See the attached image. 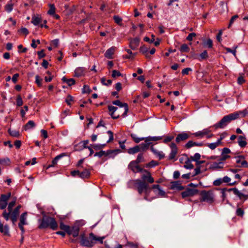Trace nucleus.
<instances>
[{"mask_svg": "<svg viewBox=\"0 0 248 248\" xmlns=\"http://www.w3.org/2000/svg\"><path fill=\"white\" fill-rule=\"evenodd\" d=\"M141 172V179H137L134 181V185L140 194L145 193L144 199L148 201V197L150 192V187L148 183L152 184L154 182V179L151 176V173L147 170L143 169Z\"/></svg>", "mask_w": 248, "mask_h": 248, "instance_id": "nucleus-1", "label": "nucleus"}, {"mask_svg": "<svg viewBox=\"0 0 248 248\" xmlns=\"http://www.w3.org/2000/svg\"><path fill=\"white\" fill-rule=\"evenodd\" d=\"M105 236L98 237L91 232L89 236H86L84 233L80 235V244L81 246L87 248H92L94 245L98 242L102 244Z\"/></svg>", "mask_w": 248, "mask_h": 248, "instance_id": "nucleus-2", "label": "nucleus"}, {"mask_svg": "<svg viewBox=\"0 0 248 248\" xmlns=\"http://www.w3.org/2000/svg\"><path fill=\"white\" fill-rule=\"evenodd\" d=\"M47 228H50L53 230H56L58 228V224L54 218L45 216L41 221L39 228L44 229Z\"/></svg>", "mask_w": 248, "mask_h": 248, "instance_id": "nucleus-3", "label": "nucleus"}, {"mask_svg": "<svg viewBox=\"0 0 248 248\" xmlns=\"http://www.w3.org/2000/svg\"><path fill=\"white\" fill-rule=\"evenodd\" d=\"M239 116V114L237 112L231 113L224 116L220 121L215 124L213 127L215 129L223 128L232 121L237 119Z\"/></svg>", "mask_w": 248, "mask_h": 248, "instance_id": "nucleus-4", "label": "nucleus"}, {"mask_svg": "<svg viewBox=\"0 0 248 248\" xmlns=\"http://www.w3.org/2000/svg\"><path fill=\"white\" fill-rule=\"evenodd\" d=\"M60 228L61 230L65 231L68 235H72L74 237H77L79 234L80 228L78 225L75 224L70 227L64 224L63 222H61L60 224Z\"/></svg>", "mask_w": 248, "mask_h": 248, "instance_id": "nucleus-5", "label": "nucleus"}, {"mask_svg": "<svg viewBox=\"0 0 248 248\" xmlns=\"http://www.w3.org/2000/svg\"><path fill=\"white\" fill-rule=\"evenodd\" d=\"M200 201L212 204L215 201V195L212 190H202L200 193Z\"/></svg>", "mask_w": 248, "mask_h": 248, "instance_id": "nucleus-6", "label": "nucleus"}, {"mask_svg": "<svg viewBox=\"0 0 248 248\" xmlns=\"http://www.w3.org/2000/svg\"><path fill=\"white\" fill-rule=\"evenodd\" d=\"M16 202V199H14L12 201L10 202L8 204H7L8 212H7L6 210H4L3 212L2 216L6 221H8L10 218V214L13 211V208L15 205Z\"/></svg>", "mask_w": 248, "mask_h": 248, "instance_id": "nucleus-7", "label": "nucleus"}, {"mask_svg": "<svg viewBox=\"0 0 248 248\" xmlns=\"http://www.w3.org/2000/svg\"><path fill=\"white\" fill-rule=\"evenodd\" d=\"M11 196V193L1 194L0 197V209H4L7 205V202Z\"/></svg>", "mask_w": 248, "mask_h": 248, "instance_id": "nucleus-8", "label": "nucleus"}, {"mask_svg": "<svg viewBox=\"0 0 248 248\" xmlns=\"http://www.w3.org/2000/svg\"><path fill=\"white\" fill-rule=\"evenodd\" d=\"M170 148L171 149V152L169 155V160H173L174 159L176 160L175 159L176 156L178 154V148L177 147L175 143L172 142L170 145Z\"/></svg>", "mask_w": 248, "mask_h": 248, "instance_id": "nucleus-9", "label": "nucleus"}, {"mask_svg": "<svg viewBox=\"0 0 248 248\" xmlns=\"http://www.w3.org/2000/svg\"><path fill=\"white\" fill-rule=\"evenodd\" d=\"M198 192V190L195 188H187L184 191L182 192L181 195L183 198L191 197Z\"/></svg>", "mask_w": 248, "mask_h": 248, "instance_id": "nucleus-10", "label": "nucleus"}, {"mask_svg": "<svg viewBox=\"0 0 248 248\" xmlns=\"http://www.w3.org/2000/svg\"><path fill=\"white\" fill-rule=\"evenodd\" d=\"M128 168L131 170L133 172H142L143 169L141 168L140 166L135 161H131L128 165Z\"/></svg>", "mask_w": 248, "mask_h": 248, "instance_id": "nucleus-11", "label": "nucleus"}, {"mask_svg": "<svg viewBox=\"0 0 248 248\" xmlns=\"http://www.w3.org/2000/svg\"><path fill=\"white\" fill-rule=\"evenodd\" d=\"M112 104L113 105L118 106L120 107V108H124V112L122 114V116L123 117H125L127 115V113L128 110V105L126 103H122L119 100H115L112 102Z\"/></svg>", "mask_w": 248, "mask_h": 248, "instance_id": "nucleus-12", "label": "nucleus"}, {"mask_svg": "<svg viewBox=\"0 0 248 248\" xmlns=\"http://www.w3.org/2000/svg\"><path fill=\"white\" fill-rule=\"evenodd\" d=\"M235 158L236 163L239 164L237 166L238 167L248 168V163L244 160L245 157L243 155H239Z\"/></svg>", "mask_w": 248, "mask_h": 248, "instance_id": "nucleus-13", "label": "nucleus"}, {"mask_svg": "<svg viewBox=\"0 0 248 248\" xmlns=\"http://www.w3.org/2000/svg\"><path fill=\"white\" fill-rule=\"evenodd\" d=\"M108 109L110 112V115L113 119H116L120 117V113L119 112L115 113L118 109L117 107L113 106H108Z\"/></svg>", "mask_w": 248, "mask_h": 248, "instance_id": "nucleus-14", "label": "nucleus"}, {"mask_svg": "<svg viewBox=\"0 0 248 248\" xmlns=\"http://www.w3.org/2000/svg\"><path fill=\"white\" fill-rule=\"evenodd\" d=\"M189 138V135L186 132H183L182 133L179 134L176 138V141L177 143H179L182 141H184Z\"/></svg>", "mask_w": 248, "mask_h": 248, "instance_id": "nucleus-15", "label": "nucleus"}, {"mask_svg": "<svg viewBox=\"0 0 248 248\" xmlns=\"http://www.w3.org/2000/svg\"><path fill=\"white\" fill-rule=\"evenodd\" d=\"M211 131L209 128H206L203 129L202 131H198L196 133L193 134V135L195 137H199L200 138H202L204 136L207 135L208 134L210 133Z\"/></svg>", "mask_w": 248, "mask_h": 248, "instance_id": "nucleus-16", "label": "nucleus"}, {"mask_svg": "<svg viewBox=\"0 0 248 248\" xmlns=\"http://www.w3.org/2000/svg\"><path fill=\"white\" fill-rule=\"evenodd\" d=\"M140 40L138 38L131 39L129 43V47L133 50L136 49L139 46Z\"/></svg>", "mask_w": 248, "mask_h": 248, "instance_id": "nucleus-17", "label": "nucleus"}, {"mask_svg": "<svg viewBox=\"0 0 248 248\" xmlns=\"http://www.w3.org/2000/svg\"><path fill=\"white\" fill-rule=\"evenodd\" d=\"M116 49V47L112 46L108 49L105 52L104 56L108 59H112V55L114 54Z\"/></svg>", "mask_w": 248, "mask_h": 248, "instance_id": "nucleus-18", "label": "nucleus"}, {"mask_svg": "<svg viewBox=\"0 0 248 248\" xmlns=\"http://www.w3.org/2000/svg\"><path fill=\"white\" fill-rule=\"evenodd\" d=\"M171 188L181 190L184 189V187L182 186L179 181H174L171 183Z\"/></svg>", "mask_w": 248, "mask_h": 248, "instance_id": "nucleus-19", "label": "nucleus"}, {"mask_svg": "<svg viewBox=\"0 0 248 248\" xmlns=\"http://www.w3.org/2000/svg\"><path fill=\"white\" fill-rule=\"evenodd\" d=\"M203 145V143L202 142H194L192 140H189L188 142L185 145V147L188 149L194 146L202 147Z\"/></svg>", "mask_w": 248, "mask_h": 248, "instance_id": "nucleus-20", "label": "nucleus"}, {"mask_svg": "<svg viewBox=\"0 0 248 248\" xmlns=\"http://www.w3.org/2000/svg\"><path fill=\"white\" fill-rule=\"evenodd\" d=\"M224 164L223 162L219 161L218 162H213L210 165V169L213 170H216L218 169H222L223 168Z\"/></svg>", "mask_w": 248, "mask_h": 248, "instance_id": "nucleus-21", "label": "nucleus"}, {"mask_svg": "<svg viewBox=\"0 0 248 248\" xmlns=\"http://www.w3.org/2000/svg\"><path fill=\"white\" fill-rule=\"evenodd\" d=\"M27 212H26L21 214V215L20 217V222L18 224L27 225L28 224L27 222Z\"/></svg>", "mask_w": 248, "mask_h": 248, "instance_id": "nucleus-22", "label": "nucleus"}, {"mask_svg": "<svg viewBox=\"0 0 248 248\" xmlns=\"http://www.w3.org/2000/svg\"><path fill=\"white\" fill-rule=\"evenodd\" d=\"M85 74V69L82 67L77 68L75 71V76L80 77L84 76Z\"/></svg>", "mask_w": 248, "mask_h": 248, "instance_id": "nucleus-23", "label": "nucleus"}, {"mask_svg": "<svg viewBox=\"0 0 248 248\" xmlns=\"http://www.w3.org/2000/svg\"><path fill=\"white\" fill-rule=\"evenodd\" d=\"M238 143L241 147H245L247 144L246 138L244 136H240L238 139Z\"/></svg>", "mask_w": 248, "mask_h": 248, "instance_id": "nucleus-24", "label": "nucleus"}, {"mask_svg": "<svg viewBox=\"0 0 248 248\" xmlns=\"http://www.w3.org/2000/svg\"><path fill=\"white\" fill-rule=\"evenodd\" d=\"M232 191L233 192V193L237 195L240 199H242L243 198L246 197V196H245V194H243L242 193L240 192L237 188L234 187L232 188L229 189V191Z\"/></svg>", "mask_w": 248, "mask_h": 248, "instance_id": "nucleus-25", "label": "nucleus"}, {"mask_svg": "<svg viewBox=\"0 0 248 248\" xmlns=\"http://www.w3.org/2000/svg\"><path fill=\"white\" fill-rule=\"evenodd\" d=\"M151 150L155 155L159 157V159H161L164 157V155L163 153L157 151V150L155 149L153 146L151 147Z\"/></svg>", "mask_w": 248, "mask_h": 248, "instance_id": "nucleus-26", "label": "nucleus"}, {"mask_svg": "<svg viewBox=\"0 0 248 248\" xmlns=\"http://www.w3.org/2000/svg\"><path fill=\"white\" fill-rule=\"evenodd\" d=\"M140 151V146L136 145L132 148H129L127 151V153L129 154L133 155Z\"/></svg>", "mask_w": 248, "mask_h": 248, "instance_id": "nucleus-27", "label": "nucleus"}, {"mask_svg": "<svg viewBox=\"0 0 248 248\" xmlns=\"http://www.w3.org/2000/svg\"><path fill=\"white\" fill-rule=\"evenodd\" d=\"M148 50L149 48L144 45L140 46V51L144 54L147 58H150V55L148 53Z\"/></svg>", "mask_w": 248, "mask_h": 248, "instance_id": "nucleus-28", "label": "nucleus"}, {"mask_svg": "<svg viewBox=\"0 0 248 248\" xmlns=\"http://www.w3.org/2000/svg\"><path fill=\"white\" fill-rule=\"evenodd\" d=\"M14 4L12 3V1L10 0L8 2V3L5 5L4 7L5 10L7 13H10L13 9Z\"/></svg>", "mask_w": 248, "mask_h": 248, "instance_id": "nucleus-29", "label": "nucleus"}, {"mask_svg": "<svg viewBox=\"0 0 248 248\" xmlns=\"http://www.w3.org/2000/svg\"><path fill=\"white\" fill-rule=\"evenodd\" d=\"M113 153H114L115 154H119L121 153V150L119 149L115 150H108L107 151H105V154L104 155L106 156H109V157Z\"/></svg>", "mask_w": 248, "mask_h": 248, "instance_id": "nucleus-30", "label": "nucleus"}, {"mask_svg": "<svg viewBox=\"0 0 248 248\" xmlns=\"http://www.w3.org/2000/svg\"><path fill=\"white\" fill-rule=\"evenodd\" d=\"M151 144H152L151 142H145V143H142L139 145V146H140V151H144L147 150L149 148L150 145Z\"/></svg>", "mask_w": 248, "mask_h": 248, "instance_id": "nucleus-31", "label": "nucleus"}, {"mask_svg": "<svg viewBox=\"0 0 248 248\" xmlns=\"http://www.w3.org/2000/svg\"><path fill=\"white\" fill-rule=\"evenodd\" d=\"M90 175V172L89 170L87 169H85L82 172L80 171L79 177L83 179L87 178L89 177Z\"/></svg>", "mask_w": 248, "mask_h": 248, "instance_id": "nucleus-32", "label": "nucleus"}, {"mask_svg": "<svg viewBox=\"0 0 248 248\" xmlns=\"http://www.w3.org/2000/svg\"><path fill=\"white\" fill-rule=\"evenodd\" d=\"M130 136L133 140L137 143H139L140 141L142 140L145 141V138H139L135 134H131Z\"/></svg>", "mask_w": 248, "mask_h": 248, "instance_id": "nucleus-33", "label": "nucleus"}, {"mask_svg": "<svg viewBox=\"0 0 248 248\" xmlns=\"http://www.w3.org/2000/svg\"><path fill=\"white\" fill-rule=\"evenodd\" d=\"M35 126V123L33 121H29L24 126V129L28 130Z\"/></svg>", "mask_w": 248, "mask_h": 248, "instance_id": "nucleus-34", "label": "nucleus"}, {"mask_svg": "<svg viewBox=\"0 0 248 248\" xmlns=\"http://www.w3.org/2000/svg\"><path fill=\"white\" fill-rule=\"evenodd\" d=\"M162 139L161 137H148L145 138V142L155 141Z\"/></svg>", "mask_w": 248, "mask_h": 248, "instance_id": "nucleus-35", "label": "nucleus"}, {"mask_svg": "<svg viewBox=\"0 0 248 248\" xmlns=\"http://www.w3.org/2000/svg\"><path fill=\"white\" fill-rule=\"evenodd\" d=\"M18 216L19 214H16L13 212L11 213L10 215V218L14 225L15 224L16 222L17 221Z\"/></svg>", "mask_w": 248, "mask_h": 248, "instance_id": "nucleus-36", "label": "nucleus"}, {"mask_svg": "<svg viewBox=\"0 0 248 248\" xmlns=\"http://www.w3.org/2000/svg\"><path fill=\"white\" fill-rule=\"evenodd\" d=\"M62 80H63V82L67 83L68 86L73 85L75 83V80L73 78L67 79L66 78L63 77L62 78Z\"/></svg>", "mask_w": 248, "mask_h": 248, "instance_id": "nucleus-37", "label": "nucleus"}, {"mask_svg": "<svg viewBox=\"0 0 248 248\" xmlns=\"http://www.w3.org/2000/svg\"><path fill=\"white\" fill-rule=\"evenodd\" d=\"M8 131L9 134L12 137H18L20 136V134L18 131L9 129Z\"/></svg>", "mask_w": 248, "mask_h": 248, "instance_id": "nucleus-38", "label": "nucleus"}, {"mask_svg": "<svg viewBox=\"0 0 248 248\" xmlns=\"http://www.w3.org/2000/svg\"><path fill=\"white\" fill-rule=\"evenodd\" d=\"M179 50L182 53L188 52L189 51V47L187 45L184 44L179 48Z\"/></svg>", "mask_w": 248, "mask_h": 248, "instance_id": "nucleus-39", "label": "nucleus"}, {"mask_svg": "<svg viewBox=\"0 0 248 248\" xmlns=\"http://www.w3.org/2000/svg\"><path fill=\"white\" fill-rule=\"evenodd\" d=\"M184 167L187 169H191L193 168V165L192 164L191 161L187 158L185 162Z\"/></svg>", "mask_w": 248, "mask_h": 248, "instance_id": "nucleus-40", "label": "nucleus"}, {"mask_svg": "<svg viewBox=\"0 0 248 248\" xmlns=\"http://www.w3.org/2000/svg\"><path fill=\"white\" fill-rule=\"evenodd\" d=\"M200 158H201V155L199 153H196L194 154L193 156L191 157V158L192 159V160H193V161L198 162V164H200L203 163V161H198V160L200 159Z\"/></svg>", "mask_w": 248, "mask_h": 248, "instance_id": "nucleus-41", "label": "nucleus"}, {"mask_svg": "<svg viewBox=\"0 0 248 248\" xmlns=\"http://www.w3.org/2000/svg\"><path fill=\"white\" fill-rule=\"evenodd\" d=\"M238 47L237 46H236L233 47V49H231L229 47H225V49L226 50L227 52L228 53H232L234 56H236V49Z\"/></svg>", "mask_w": 248, "mask_h": 248, "instance_id": "nucleus-42", "label": "nucleus"}, {"mask_svg": "<svg viewBox=\"0 0 248 248\" xmlns=\"http://www.w3.org/2000/svg\"><path fill=\"white\" fill-rule=\"evenodd\" d=\"M85 148V146H84L82 142L80 141L74 146V149L75 151H81L83 149Z\"/></svg>", "mask_w": 248, "mask_h": 248, "instance_id": "nucleus-43", "label": "nucleus"}, {"mask_svg": "<svg viewBox=\"0 0 248 248\" xmlns=\"http://www.w3.org/2000/svg\"><path fill=\"white\" fill-rule=\"evenodd\" d=\"M91 146L95 150H99L100 149L103 148L106 146V144H91Z\"/></svg>", "mask_w": 248, "mask_h": 248, "instance_id": "nucleus-44", "label": "nucleus"}, {"mask_svg": "<svg viewBox=\"0 0 248 248\" xmlns=\"http://www.w3.org/2000/svg\"><path fill=\"white\" fill-rule=\"evenodd\" d=\"M49 8H50L47 12V14L51 16H53L55 14L56 8L55 7V6L54 4H50Z\"/></svg>", "mask_w": 248, "mask_h": 248, "instance_id": "nucleus-45", "label": "nucleus"}, {"mask_svg": "<svg viewBox=\"0 0 248 248\" xmlns=\"http://www.w3.org/2000/svg\"><path fill=\"white\" fill-rule=\"evenodd\" d=\"M208 53H207V51L206 50H204L203 51V52H202L200 55V58H198V59L200 60V61H202L203 60H204V59H206V58H208Z\"/></svg>", "mask_w": 248, "mask_h": 248, "instance_id": "nucleus-46", "label": "nucleus"}, {"mask_svg": "<svg viewBox=\"0 0 248 248\" xmlns=\"http://www.w3.org/2000/svg\"><path fill=\"white\" fill-rule=\"evenodd\" d=\"M203 45L204 46L212 48L213 46V41L211 39H208L203 43Z\"/></svg>", "mask_w": 248, "mask_h": 248, "instance_id": "nucleus-47", "label": "nucleus"}, {"mask_svg": "<svg viewBox=\"0 0 248 248\" xmlns=\"http://www.w3.org/2000/svg\"><path fill=\"white\" fill-rule=\"evenodd\" d=\"M41 21V18L38 16H33L32 18L31 22L34 25H37Z\"/></svg>", "mask_w": 248, "mask_h": 248, "instance_id": "nucleus-48", "label": "nucleus"}, {"mask_svg": "<svg viewBox=\"0 0 248 248\" xmlns=\"http://www.w3.org/2000/svg\"><path fill=\"white\" fill-rule=\"evenodd\" d=\"M219 145H220L219 141H217L216 142L209 143L207 146L211 149L214 150L216 147L218 146Z\"/></svg>", "mask_w": 248, "mask_h": 248, "instance_id": "nucleus-49", "label": "nucleus"}, {"mask_svg": "<svg viewBox=\"0 0 248 248\" xmlns=\"http://www.w3.org/2000/svg\"><path fill=\"white\" fill-rule=\"evenodd\" d=\"M10 163V159L8 158H0V164L2 165H8Z\"/></svg>", "mask_w": 248, "mask_h": 248, "instance_id": "nucleus-50", "label": "nucleus"}, {"mask_svg": "<svg viewBox=\"0 0 248 248\" xmlns=\"http://www.w3.org/2000/svg\"><path fill=\"white\" fill-rule=\"evenodd\" d=\"M106 78H102L101 79V82L102 84L106 85V86H109L112 83V80L110 79H108L107 80V83H106Z\"/></svg>", "mask_w": 248, "mask_h": 248, "instance_id": "nucleus-51", "label": "nucleus"}, {"mask_svg": "<svg viewBox=\"0 0 248 248\" xmlns=\"http://www.w3.org/2000/svg\"><path fill=\"white\" fill-rule=\"evenodd\" d=\"M113 19L115 21V22L118 25H122V19L121 17H120L118 16H113Z\"/></svg>", "mask_w": 248, "mask_h": 248, "instance_id": "nucleus-52", "label": "nucleus"}, {"mask_svg": "<svg viewBox=\"0 0 248 248\" xmlns=\"http://www.w3.org/2000/svg\"><path fill=\"white\" fill-rule=\"evenodd\" d=\"M23 104L22 99L20 95H18L16 99V105L17 106H21Z\"/></svg>", "mask_w": 248, "mask_h": 248, "instance_id": "nucleus-53", "label": "nucleus"}, {"mask_svg": "<svg viewBox=\"0 0 248 248\" xmlns=\"http://www.w3.org/2000/svg\"><path fill=\"white\" fill-rule=\"evenodd\" d=\"M244 210L241 208H238L236 211V214L238 216L242 217L244 215Z\"/></svg>", "mask_w": 248, "mask_h": 248, "instance_id": "nucleus-54", "label": "nucleus"}, {"mask_svg": "<svg viewBox=\"0 0 248 248\" xmlns=\"http://www.w3.org/2000/svg\"><path fill=\"white\" fill-rule=\"evenodd\" d=\"M107 133L109 135V140L107 141V143H109V142L112 141L113 140V139H114L113 133L110 130L108 131Z\"/></svg>", "mask_w": 248, "mask_h": 248, "instance_id": "nucleus-55", "label": "nucleus"}, {"mask_svg": "<svg viewBox=\"0 0 248 248\" xmlns=\"http://www.w3.org/2000/svg\"><path fill=\"white\" fill-rule=\"evenodd\" d=\"M91 90H90L89 86L85 85L83 86V88L82 89V93H91Z\"/></svg>", "mask_w": 248, "mask_h": 248, "instance_id": "nucleus-56", "label": "nucleus"}, {"mask_svg": "<svg viewBox=\"0 0 248 248\" xmlns=\"http://www.w3.org/2000/svg\"><path fill=\"white\" fill-rule=\"evenodd\" d=\"M230 157V156L227 155H222L221 154V156L218 159V161L223 162V161L226 160L227 159Z\"/></svg>", "mask_w": 248, "mask_h": 248, "instance_id": "nucleus-57", "label": "nucleus"}, {"mask_svg": "<svg viewBox=\"0 0 248 248\" xmlns=\"http://www.w3.org/2000/svg\"><path fill=\"white\" fill-rule=\"evenodd\" d=\"M196 36V34L194 32L190 33L188 34V35L186 37V40L189 41H191L193 38Z\"/></svg>", "mask_w": 248, "mask_h": 248, "instance_id": "nucleus-58", "label": "nucleus"}, {"mask_svg": "<svg viewBox=\"0 0 248 248\" xmlns=\"http://www.w3.org/2000/svg\"><path fill=\"white\" fill-rule=\"evenodd\" d=\"M223 183L222 179L219 178L214 181L213 184L215 186H219Z\"/></svg>", "mask_w": 248, "mask_h": 248, "instance_id": "nucleus-59", "label": "nucleus"}, {"mask_svg": "<svg viewBox=\"0 0 248 248\" xmlns=\"http://www.w3.org/2000/svg\"><path fill=\"white\" fill-rule=\"evenodd\" d=\"M158 164L157 162L155 161L152 160L146 165L147 167H153Z\"/></svg>", "mask_w": 248, "mask_h": 248, "instance_id": "nucleus-60", "label": "nucleus"}, {"mask_svg": "<svg viewBox=\"0 0 248 248\" xmlns=\"http://www.w3.org/2000/svg\"><path fill=\"white\" fill-rule=\"evenodd\" d=\"M143 159V155L142 154H140L138 155L136 160L134 161L139 164L142 161Z\"/></svg>", "mask_w": 248, "mask_h": 248, "instance_id": "nucleus-61", "label": "nucleus"}, {"mask_svg": "<svg viewBox=\"0 0 248 248\" xmlns=\"http://www.w3.org/2000/svg\"><path fill=\"white\" fill-rule=\"evenodd\" d=\"M120 76H121V73L119 71L116 70L112 71V77L113 78H116V77H119Z\"/></svg>", "mask_w": 248, "mask_h": 248, "instance_id": "nucleus-62", "label": "nucleus"}, {"mask_svg": "<svg viewBox=\"0 0 248 248\" xmlns=\"http://www.w3.org/2000/svg\"><path fill=\"white\" fill-rule=\"evenodd\" d=\"M42 79L39 77L38 75L35 76V82L38 86H40L41 85V81Z\"/></svg>", "mask_w": 248, "mask_h": 248, "instance_id": "nucleus-63", "label": "nucleus"}, {"mask_svg": "<svg viewBox=\"0 0 248 248\" xmlns=\"http://www.w3.org/2000/svg\"><path fill=\"white\" fill-rule=\"evenodd\" d=\"M125 247H129L131 248H138L137 245L131 242H127L126 245H125Z\"/></svg>", "mask_w": 248, "mask_h": 248, "instance_id": "nucleus-64", "label": "nucleus"}]
</instances>
